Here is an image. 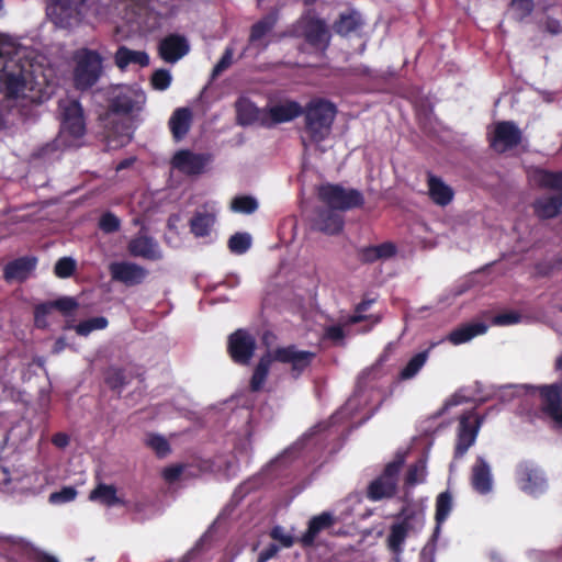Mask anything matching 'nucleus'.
Listing matches in <instances>:
<instances>
[{
  "instance_id": "f257e3e1",
  "label": "nucleus",
  "mask_w": 562,
  "mask_h": 562,
  "mask_svg": "<svg viewBox=\"0 0 562 562\" xmlns=\"http://www.w3.org/2000/svg\"><path fill=\"white\" fill-rule=\"evenodd\" d=\"M25 64L19 56L16 45L8 37L0 41V95L7 100H15L26 89Z\"/></svg>"
},
{
  "instance_id": "f03ea898",
  "label": "nucleus",
  "mask_w": 562,
  "mask_h": 562,
  "mask_svg": "<svg viewBox=\"0 0 562 562\" xmlns=\"http://www.w3.org/2000/svg\"><path fill=\"white\" fill-rule=\"evenodd\" d=\"M532 180L540 189L557 191L555 194L537 198L531 206L539 220H551L562 212V171L536 168Z\"/></svg>"
},
{
  "instance_id": "7ed1b4c3",
  "label": "nucleus",
  "mask_w": 562,
  "mask_h": 562,
  "mask_svg": "<svg viewBox=\"0 0 562 562\" xmlns=\"http://www.w3.org/2000/svg\"><path fill=\"white\" fill-rule=\"evenodd\" d=\"M336 113L335 104L325 99L312 100L303 108L304 132L310 143L318 144L329 136Z\"/></svg>"
},
{
  "instance_id": "20e7f679",
  "label": "nucleus",
  "mask_w": 562,
  "mask_h": 562,
  "mask_svg": "<svg viewBox=\"0 0 562 562\" xmlns=\"http://www.w3.org/2000/svg\"><path fill=\"white\" fill-rule=\"evenodd\" d=\"M102 61L103 59L97 50L85 48L77 53L74 69L76 89L85 91L98 82L103 70Z\"/></svg>"
},
{
  "instance_id": "39448f33",
  "label": "nucleus",
  "mask_w": 562,
  "mask_h": 562,
  "mask_svg": "<svg viewBox=\"0 0 562 562\" xmlns=\"http://www.w3.org/2000/svg\"><path fill=\"white\" fill-rule=\"evenodd\" d=\"M403 464L404 457L400 454L389 462L382 473L368 485L367 498L371 502H379L394 497L397 492L398 475Z\"/></svg>"
},
{
  "instance_id": "423d86ee",
  "label": "nucleus",
  "mask_w": 562,
  "mask_h": 562,
  "mask_svg": "<svg viewBox=\"0 0 562 562\" xmlns=\"http://www.w3.org/2000/svg\"><path fill=\"white\" fill-rule=\"evenodd\" d=\"M317 196L328 209L348 211L364 204L362 193L357 189L346 190L340 184L325 183L318 187Z\"/></svg>"
},
{
  "instance_id": "0eeeda50",
  "label": "nucleus",
  "mask_w": 562,
  "mask_h": 562,
  "mask_svg": "<svg viewBox=\"0 0 562 562\" xmlns=\"http://www.w3.org/2000/svg\"><path fill=\"white\" fill-rule=\"evenodd\" d=\"M86 1L47 0L46 14L58 27L71 29L81 22Z\"/></svg>"
},
{
  "instance_id": "6e6552de",
  "label": "nucleus",
  "mask_w": 562,
  "mask_h": 562,
  "mask_svg": "<svg viewBox=\"0 0 562 562\" xmlns=\"http://www.w3.org/2000/svg\"><path fill=\"white\" fill-rule=\"evenodd\" d=\"M268 352L273 362L290 366V372L293 379H299L316 358L314 351L301 350L294 344L280 346L271 351L268 350Z\"/></svg>"
},
{
  "instance_id": "1a4fd4ad",
  "label": "nucleus",
  "mask_w": 562,
  "mask_h": 562,
  "mask_svg": "<svg viewBox=\"0 0 562 562\" xmlns=\"http://www.w3.org/2000/svg\"><path fill=\"white\" fill-rule=\"evenodd\" d=\"M256 348L255 337L246 329L239 328L228 336L227 351L237 364H248L255 355Z\"/></svg>"
},
{
  "instance_id": "9d476101",
  "label": "nucleus",
  "mask_w": 562,
  "mask_h": 562,
  "mask_svg": "<svg viewBox=\"0 0 562 562\" xmlns=\"http://www.w3.org/2000/svg\"><path fill=\"white\" fill-rule=\"evenodd\" d=\"M527 387L539 393L541 411L562 426V381Z\"/></svg>"
},
{
  "instance_id": "9b49d317",
  "label": "nucleus",
  "mask_w": 562,
  "mask_h": 562,
  "mask_svg": "<svg viewBox=\"0 0 562 562\" xmlns=\"http://www.w3.org/2000/svg\"><path fill=\"white\" fill-rule=\"evenodd\" d=\"M490 146L495 151L503 154L517 147L522 140V133L513 121H501L494 126L490 136Z\"/></svg>"
},
{
  "instance_id": "f8f14e48",
  "label": "nucleus",
  "mask_w": 562,
  "mask_h": 562,
  "mask_svg": "<svg viewBox=\"0 0 562 562\" xmlns=\"http://www.w3.org/2000/svg\"><path fill=\"white\" fill-rule=\"evenodd\" d=\"M481 420L473 412L462 414L459 418L457 442L454 447V458H462L469 448L475 442Z\"/></svg>"
},
{
  "instance_id": "ddd939ff",
  "label": "nucleus",
  "mask_w": 562,
  "mask_h": 562,
  "mask_svg": "<svg viewBox=\"0 0 562 562\" xmlns=\"http://www.w3.org/2000/svg\"><path fill=\"white\" fill-rule=\"evenodd\" d=\"M109 273L112 281L132 288L144 283L149 271L132 261H113L109 265Z\"/></svg>"
},
{
  "instance_id": "4468645a",
  "label": "nucleus",
  "mask_w": 562,
  "mask_h": 562,
  "mask_svg": "<svg viewBox=\"0 0 562 562\" xmlns=\"http://www.w3.org/2000/svg\"><path fill=\"white\" fill-rule=\"evenodd\" d=\"M211 161V154L180 149L173 155L171 165L175 169L187 176H198L205 171L206 166Z\"/></svg>"
},
{
  "instance_id": "2eb2a0df",
  "label": "nucleus",
  "mask_w": 562,
  "mask_h": 562,
  "mask_svg": "<svg viewBox=\"0 0 562 562\" xmlns=\"http://www.w3.org/2000/svg\"><path fill=\"white\" fill-rule=\"evenodd\" d=\"M79 307L78 301L72 296H61L54 301L41 303L34 308V322L37 328L47 327V316L53 310L60 312L64 316L71 315Z\"/></svg>"
},
{
  "instance_id": "dca6fc26",
  "label": "nucleus",
  "mask_w": 562,
  "mask_h": 562,
  "mask_svg": "<svg viewBox=\"0 0 562 562\" xmlns=\"http://www.w3.org/2000/svg\"><path fill=\"white\" fill-rule=\"evenodd\" d=\"M190 50L189 41L184 35L177 33L169 34L160 40L158 44L159 57L166 63H177Z\"/></svg>"
},
{
  "instance_id": "f3484780",
  "label": "nucleus",
  "mask_w": 562,
  "mask_h": 562,
  "mask_svg": "<svg viewBox=\"0 0 562 562\" xmlns=\"http://www.w3.org/2000/svg\"><path fill=\"white\" fill-rule=\"evenodd\" d=\"M61 130L74 138H80L85 135L83 110L79 101H68L63 108Z\"/></svg>"
},
{
  "instance_id": "a211bd4d",
  "label": "nucleus",
  "mask_w": 562,
  "mask_h": 562,
  "mask_svg": "<svg viewBox=\"0 0 562 562\" xmlns=\"http://www.w3.org/2000/svg\"><path fill=\"white\" fill-rule=\"evenodd\" d=\"M303 114V106L296 101H286L267 109L262 126L272 127L277 124L291 122Z\"/></svg>"
},
{
  "instance_id": "6ab92c4d",
  "label": "nucleus",
  "mask_w": 562,
  "mask_h": 562,
  "mask_svg": "<svg viewBox=\"0 0 562 562\" xmlns=\"http://www.w3.org/2000/svg\"><path fill=\"white\" fill-rule=\"evenodd\" d=\"M303 36L305 42L314 49L325 52L330 44V34L326 22L318 18L306 21Z\"/></svg>"
},
{
  "instance_id": "aec40b11",
  "label": "nucleus",
  "mask_w": 562,
  "mask_h": 562,
  "mask_svg": "<svg viewBox=\"0 0 562 562\" xmlns=\"http://www.w3.org/2000/svg\"><path fill=\"white\" fill-rule=\"evenodd\" d=\"M127 251L132 257L149 261H158L162 258L158 243L147 235L133 237L127 244Z\"/></svg>"
},
{
  "instance_id": "412c9836",
  "label": "nucleus",
  "mask_w": 562,
  "mask_h": 562,
  "mask_svg": "<svg viewBox=\"0 0 562 562\" xmlns=\"http://www.w3.org/2000/svg\"><path fill=\"white\" fill-rule=\"evenodd\" d=\"M337 524V518L330 512H323L308 520L306 531L301 536L299 542L303 548H311L319 532L329 529Z\"/></svg>"
},
{
  "instance_id": "4be33fe9",
  "label": "nucleus",
  "mask_w": 562,
  "mask_h": 562,
  "mask_svg": "<svg viewBox=\"0 0 562 562\" xmlns=\"http://www.w3.org/2000/svg\"><path fill=\"white\" fill-rule=\"evenodd\" d=\"M397 248L392 241H384L380 245L362 246L356 249L357 259L361 265H372L376 261H384L394 257Z\"/></svg>"
},
{
  "instance_id": "5701e85b",
  "label": "nucleus",
  "mask_w": 562,
  "mask_h": 562,
  "mask_svg": "<svg viewBox=\"0 0 562 562\" xmlns=\"http://www.w3.org/2000/svg\"><path fill=\"white\" fill-rule=\"evenodd\" d=\"M340 211L334 209H319L315 220V226L318 231L328 234L337 235L344 228V216Z\"/></svg>"
},
{
  "instance_id": "b1692460",
  "label": "nucleus",
  "mask_w": 562,
  "mask_h": 562,
  "mask_svg": "<svg viewBox=\"0 0 562 562\" xmlns=\"http://www.w3.org/2000/svg\"><path fill=\"white\" fill-rule=\"evenodd\" d=\"M237 121L240 125H251L259 123L262 125V121L266 120L267 109H259L254 102L248 99L240 98L235 104Z\"/></svg>"
},
{
  "instance_id": "393cba45",
  "label": "nucleus",
  "mask_w": 562,
  "mask_h": 562,
  "mask_svg": "<svg viewBox=\"0 0 562 562\" xmlns=\"http://www.w3.org/2000/svg\"><path fill=\"white\" fill-rule=\"evenodd\" d=\"M36 262L37 260L35 257L16 258L4 266L3 278L7 281H24L27 279L29 274L35 269Z\"/></svg>"
},
{
  "instance_id": "a878e982",
  "label": "nucleus",
  "mask_w": 562,
  "mask_h": 562,
  "mask_svg": "<svg viewBox=\"0 0 562 562\" xmlns=\"http://www.w3.org/2000/svg\"><path fill=\"white\" fill-rule=\"evenodd\" d=\"M472 487L480 494H487L492 490V476L487 462L477 457L472 468Z\"/></svg>"
},
{
  "instance_id": "bb28decb",
  "label": "nucleus",
  "mask_w": 562,
  "mask_h": 562,
  "mask_svg": "<svg viewBox=\"0 0 562 562\" xmlns=\"http://www.w3.org/2000/svg\"><path fill=\"white\" fill-rule=\"evenodd\" d=\"M192 123V112L189 108H178L169 119V128L176 140H181L189 133Z\"/></svg>"
},
{
  "instance_id": "cd10ccee",
  "label": "nucleus",
  "mask_w": 562,
  "mask_h": 562,
  "mask_svg": "<svg viewBox=\"0 0 562 562\" xmlns=\"http://www.w3.org/2000/svg\"><path fill=\"white\" fill-rule=\"evenodd\" d=\"M363 25L361 15L356 10L342 12L333 24V30L339 36L346 37L357 32Z\"/></svg>"
},
{
  "instance_id": "c85d7f7f",
  "label": "nucleus",
  "mask_w": 562,
  "mask_h": 562,
  "mask_svg": "<svg viewBox=\"0 0 562 562\" xmlns=\"http://www.w3.org/2000/svg\"><path fill=\"white\" fill-rule=\"evenodd\" d=\"M134 375L124 368L109 367L104 372V382L109 389L121 396L125 386L131 384Z\"/></svg>"
},
{
  "instance_id": "c756f323",
  "label": "nucleus",
  "mask_w": 562,
  "mask_h": 562,
  "mask_svg": "<svg viewBox=\"0 0 562 562\" xmlns=\"http://www.w3.org/2000/svg\"><path fill=\"white\" fill-rule=\"evenodd\" d=\"M427 183L429 196L437 205L446 206L452 201L453 191L441 178L429 173Z\"/></svg>"
},
{
  "instance_id": "7c9ffc66",
  "label": "nucleus",
  "mask_w": 562,
  "mask_h": 562,
  "mask_svg": "<svg viewBox=\"0 0 562 562\" xmlns=\"http://www.w3.org/2000/svg\"><path fill=\"white\" fill-rule=\"evenodd\" d=\"M452 510V495L449 491H445L437 496L435 520L436 526L431 535L430 541L436 542L441 531V525L446 521Z\"/></svg>"
},
{
  "instance_id": "2f4dec72",
  "label": "nucleus",
  "mask_w": 562,
  "mask_h": 562,
  "mask_svg": "<svg viewBox=\"0 0 562 562\" xmlns=\"http://www.w3.org/2000/svg\"><path fill=\"white\" fill-rule=\"evenodd\" d=\"M114 61L122 70L131 64L146 67L149 65V56L146 52L133 50L126 46H120L115 52Z\"/></svg>"
},
{
  "instance_id": "473e14b6",
  "label": "nucleus",
  "mask_w": 562,
  "mask_h": 562,
  "mask_svg": "<svg viewBox=\"0 0 562 562\" xmlns=\"http://www.w3.org/2000/svg\"><path fill=\"white\" fill-rule=\"evenodd\" d=\"M409 528L411 526L407 518L391 526L386 542L392 553L401 554L403 552V544L408 536Z\"/></svg>"
},
{
  "instance_id": "72a5a7b5",
  "label": "nucleus",
  "mask_w": 562,
  "mask_h": 562,
  "mask_svg": "<svg viewBox=\"0 0 562 562\" xmlns=\"http://www.w3.org/2000/svg\"><path fill=\"white\" fill-rule=\"evenodd\" d=\"M216 221L215 214L210 212L195 211L189 222L190 232L195 237L209 236Z\"/></svg>"
},
{
  "instance_id": "f704fd0d",
  "label": "nucleus",
  "mask_w": 562,
  "mask_h": 562,
  "mask_svg": "<svg viewBox=\"0 0 562 562\" xmlns=\"http://www.w3.org/2000/svg\"><path fill=\"white\" fill-rule=\"evenodd\" d=\"M487 330V326L484 323H471L465 324L461 327L453 329L448 339L453 345L464 344L477 335H482Z\"/></svg>"
},
{
  "instance_id": "c9c22d12",
  "label": "nucleus",
  "mask_w": 562,
  "mask_h": 562,
  "mask_svg": "<svg viewBox=\"0 0 562 562\" xmlns=\"http://www.w3.org/2000/svg\"><path fill=\"white\" fill-rule=\"evenodd\" d=\"M272 362L273 361L268 351L265 352L259 358V361L256 364L252 375H251V379H250V383H249L250 391L259 392L262 390L263 384L268 378Z\"/></svg>"
},
{
  "instance_id": "e433bc0d",
  "label": "nucleus",
  "mask_w": 562,
  "mask_h": 562,
  "mask_svg": "<svg viewBox=\"0 0 562 562\" xmlns=\"http://www.w3.org/2000/svg\"><path fill=\"white\" fill-rule=\"evenodd\" d=\"M428 359L429 349H425L414 355L405 364V367L398 372L397 380L407 381L414 379L426 364Z\"/></svg>"
},
{
  "instance_id": "4c0bfd02",
  "label": "nucleus",
  "mask_w": 562,
  "mask_h": 562,
  "mask_svg": "<svg viewBox=\"0 0 562 562\" xmlns=\"http://www.w3.org/2000/svg\"><path fill=\"white\" fill-rule=\"evenodd\" d=\"M518 481L521 488L530 493L540 490L544 482L537 469L526 464L518 469Z\"/></svg>"
},
{
  "instance_id": "58836bf2",
  "label": "nucleus",
  "mask_w": 562,
  "mask_h": 562,
  "mask_svg": "<svg viewBox=\"0 0 562 562\" xmlns=\"http://www.w3.org/2000/svg\"><path fill=\"white\" fill-rule=\"evenodd\" d=\"M90 501L99 502L108 507L123 504L116 495V488L114 485H108L104 483L98 484L89 494Z\"/></svg>"
},
{
  "instance_id": "ea45409f",
  "label": "nucleus",
  "mask_w": 562,
  "mask_h": 562,
  "mask_svg": "<svg viewBox=\"0 0 562 562\" xmlns=\"http://www.w3.org/2000/svg\"><path fill=\"white\" fill-rule=\"evenodd\" d=\"M278 22L277 13H269L251 25L249 34V43L256 44L269 32H271Z\"/></svg>"
},
{
  "instance_id": "a19ab883",
  "label": "nucleus",
  "mask_w": 562,
  "mask_h": 562,
  "mask_svg": "<svg viewBox=\"0 0 562 562\" xmlns=\"http://www.w3.org/2000/svg\"><path fill=\"white\" fill-rule=\"evenodd\" d=\"M109 325V321L104 316H95L79 322L74 327L66 326L65 328H74L76 334L82 337L89 336L94 330L105 329Z\"/></svg>"
},
{
  "instance_id": "79ce46f5",
  "label": "nucleus",
  "mask_w": 562,
  "mask_h": 562,
  "mask_svg": "<svg viewBox=\"0 0 562 562\" xmlns=\"http://www.w3.org/2000/svg\"><path fill=\"white\" fill-rule=\"evenodd\" d=\"M258 202L251 195H237L231 202V210L235 213L252 214L258 210Z\"/></svg>"
},
{
  "instance_id": "37998d69",
  "label": "nucleus",
  "mask_w": 562,
  "mask_h": 562,
  "mask_svg": "<svg viewBox=\"0 0 562 562\" xmlns=\"http://www.w3.org/2000/svg\"><path fill=\"white\" fill-rule=\"evenodd\" d=\"M146 445L156 453L158 458H165L171 451L168 440L158 434H149L146 439Z\"/></svg>"
},
{
  "instance_id": "c03bdc74",
  "label": "nucleus",
  "mask_w": 562,
  "mask_h": 562,
  "mask_svg": "<svg viewBox=\"0 0 562 562\" xmlns=\"http://www.w3.org/2000/svg\"><path fill=\"white\" fill-rule=\"evenodd\" d=\"M251 246V237L248 233H236L228 239V248L233 254H245Z\"/></svg>"
},
{
  "instance_id": "a18cd8bd",
  "label": "nucleus",
  "mask_w": 562,
  "mask_h": 562,
  "mask_svg": "<svg viewBox=\"0 0 562 562\" xmlns=\"http://www.w3.org/2000/svg\"><path fill=\"white\" fill-rule=\"evenodd\" d=\"M426 474V465L425 461L418 460L414 464L408 467L405 476V484L408 486H414L424 481V476Z\"/></svg>"
},
{
  "instance_id": "49530a36",
  "label": "nucleus",
  "mask_w": 562,
  "mask_h": 562,
  "mask_svg": "<svg viewBox=\"0 0 562 562\" xmlns=\"http://www.w3.org/2000/svg\"><path fill=\"white\" fill-rule=\"evenodd\" d=\"M134 110V101L127 95H117L110 103V111L119 115H128Z\"/></svg>"
},
{
  "instance_id": "de8ad7c7",
  "label": "nucleus",
  "mask_w": 562,
  "mask_h": 562,
  "mask_svg": "<svg viewBox=\"0 0 562 562\" xmlns=\"http://www.w3.org/2000/svg\"><path fill=\"white\" fill-rule=\"evenodd\" d=\"M76 261L70 257H63L57 260L54 267V273L60 279H67L71 277L76 271Z\"/></svg>"
},
{
  "instance_id": "09e8293b",
  "label": "nucleus",
  "mask_w": 562,
  "mask_h": 562,
  "mask_svg": "<svg viewBox=\"0 0 562 562\" xmlns=\"http://www.w3.org/2000/svg\"><path fill=\"white\" fill-rule=\"evenodd\" d=\"M535 8L533 0H512L510 9L514 12L515 19L522 21L529 16Z\"/></svg>"
},
{
  "instance_id": "8fccbe9b",
  "label": "nucleus",
  "mask_w": 562,
  "mask_h": 562,
  "mask_svg": "<svg viewBox=\"0 0 562 562\" xmlns=\"http://www.w3.org/2000/svg\"><path fill=\"white\" fill-rule=\"evenodd\" d=\"M120 227H121V222L114 213L105 212L104 214L101 215L100 221H99V228L103 233H105V234L115 233L120 229Z\"/></svg>"
},
{
  "instance_id": "3c124183",
  "label": "nucleus",
  "mask_w": 562,
  "mask_h": 562,
  "mask_svg": "<svg viewBox=\"0 0 562 562\" xmlns=\"http://www.w3.org/2000/svg\"><path fill=\"white\" fill-rule=\"evenodd\" d=\"M171 79V75L167 69H157L151 75L150 82L154 89L164 91L169 88Z\"/></svg>"
},
{
  "instance_id": "603ef678",
  "label": "nucleus",
  "mask_w": 562,
  "mask_h": 562,
  "mask_svg": "<svg viewBox=\"0 0 562 562\" xmlns=\"http://www.w3.org/2000/svg\"><path fill=\"white\" fill-rule=\"evenodd\" d=\"M77 496V490L74 486H64L60 491L49 495V503L65 504L74 501Z\"/></svg>"
},
{
  "instance_id": "864d4df0",
  "label": "nucleus",
  "mask_w": 562,
  "mask_h": 562,
  "mask_svg": "<svg viewBox=\"0 0 562 562\" xmlns=\"http://www.w3.org/2000/svg\"><path fill=\"white\" fill-rule=\"evenodd\" d=\"M233 56H234V48L231 46L226 47L222 57L213 67V70H212L213 78L218 77L222 72H224L226 69H228L232 66Z\"/></svg>"
},
{
  "instance_id": "5fc2aeb1",
  "label": "nucleus",
  "mask_w": 562,
  "mask_h": 562,
  "mask_svg": "<svg viewBox=\"0 0 562 562\" xmlns=\"http://www.w3.org/2000/svg\"><path fill=\"white\" fill-rule=\"evenodd\" d=\"M520 321V315L516 312L501 313L494 316L493 324L497 326H508Z\"/></svg>"
},
{
  "instance_id": "6e6d98bb",
  "label": "nucleus",
  "mask_w": 562,
  "mask_h": 562,
  "mask_svg": "<svg viewBox=\"0 0 562 562\" xmlns=\"http://www.w3.org/2000/svg\"><path fill=\"white\" fill-rule=\"evenodd\" d=\"M270 536L272 539L279 541L284 548H291L294 544V538L283 531L280 526L273 527Z\"/></svg>"
},
{
  "instance_id": "4d7b16f0",
  "label": "nucleus",
  "mask_w": 562,
  "mask_h": 562,
  "mask_svg": "<svg viewBox=\"0 0 562 562\" xmlns=\"http://www.w3.org/2000/svg\"><path fill=\"white\" fill-rule=\"evenodd\" d=\"M184 470L182 464H173L164 469L162 477L169 483H173L180 479Z\"/></svg>"
},
{
  "instance_id": "13d9d810",
  "label": "nucleus",
  "mask_w": 562,
  "mask_h": 562,
  "mask_svg": "<svg viewBox=\"0 0 562 562\" xmlns=\"http://www.w3.org/2000/svg\"><path fill=\"white\" fill-rule=\"evenodd\" d=\"M325 337L333 341H340L345 338V331L339 325H331L326 328Z\"/></svg>"
},
{
  "instance_id": "bf43d9fd",
  "label": "nucleus",
  "mask_w": 562,
  "mask_h": 562,
  "mask_svg": "<svg viewBox=\"0 0 562 562\" xmlns=\"http://www.w3.org/2000/svg\"><path fill=\"white\" fill-rule=\"evenodd\" d=\"M279 551V547L274 543H270L258 555L257 562H267L272 559Z\"/></svg>"
},
{
  "instance_id": "052dcab7",
  "label": "nucleus",
  "mask_w": 562,
  "mask_h": 562,
  "mask_svg": "<svg viewBox=\"0 0 562 562\" xmlns=\"http://www.w3.org/2000/svg\"><path fill=\"white\" fill-rule=\"evenodd\" d=\"M544 29L552 35H558L562 32L561 22L554 18H548L546 20Z\"/></svg>"
},
{
  "instance_id": "680f3d73",
  "label": "nucleus",
  "mask_w": 562,
  "mask_h": 562,
  "mask_svg": "<svg viewBox=\"0 0 562 562\" xmlns=\"http://www.w3.org/2000/svg\"><path fill=\"white\" fill-rule=\"evenodd\" d=\"M562 267V256H558L548 266L538 265V270L541 274L548 276L551 273L553 269Z\"/></svg>"
},
{
  "instance_id": "e2e57ef3",
  "label": "nucleus",
  "mask_w": 562,
  "mask_h": 562,
  "mask_svg": "<svg viewBox=\"0 0 562 562\" xmlns=\"http://www.w3.org/2000/svg\"><path fill=\"white\" fill-rule=\"evenodd\" d=\"M368 319H373V324H378L381 321V318L379 316L366 315V314L355 312V314L349 317V323L358 324V323H361V322H364Z\"/></svg>"
},
{
  "instance_id": "0e129e2a",
  "label": "nucleus",
  "mask_w": 562,
  "mask_h": 562,
  "mask_svg": "<svg viewBox=\"0 0 562 562\" xmlns=\"http://www.w3.org/2000/svg\"><path fill=\"white\" fill-rule=\"evenodd\" d=\"M52 442L57 448H65L69 443V437L64 432H57L52 437Z\"/></svg>"
},
{
  "instance_id": "69168bd1",
  "label": "nucleus",
  "mask_w": 562,
  "mask_h": 562,
  "mask_svg": "<svg viewBox=\"0 0 562 562\" xmlns=\"http://www.w3.org/2000/svg\"><path fill=\"white\" fill-rule=\"evenodd\" d=\"M374 302L375 299H363L360 303L356 305L355 312L364 314V312H367Z\"/></svg>"
},
{
  "instance_id": "338daca9",
  "label": "nucleus",
  "mask_w": 562,
  "mask_h": 562,
  "mask_svg": "<svg viewBox=\"0 0 562 562\" xmlns=\"http://www.w3.org/2000/svg\"><path fill=\"white\" fill-rule=\"evenodd\" d=\"M135 161V158H126V159H123L122 161H120L116 166V170L117 171H121V170H124V169H127L128 167H131Z\"/></svg>"
},
{
  "instance_id": "774afa93",
  "label": "nucleus",
  "mask_w": 562,
  "mask_h": 562,
  "mask_svg": "<svg viewBox=\"0 0 562 562\" xmlns=\"http://www.w3.org/2000/svg\"><path fill=\"white\" fill-rule=\"evenodd\" d=\"M36 562H58V560L47 553H41L37 555Z\"/></svg>"
}]
</instances>
